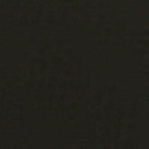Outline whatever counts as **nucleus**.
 I'll return each instance as SVG.
<instances>
[{
  "instance_id": "1",
  "label": "nucleus",
  "mask_w": 149,
  "mask_h": 149,
  "mask_svg": "<svg viewBox=\"0 0 149 149\" xmlns=\"http://www.w3.org/2000/svg\"><path fill=\"white\" fill-rule=\"evenodd\" d=\"M8 67H7L6 68V74L7 75V84L6 85V86L7 88H10L11 87V86L8 84L9 82H10V81L9 79H8V78L10 76V72L8 70Z\"/></svg>"
},
{
  "instance_id": "2",
  "label": "nucleus",
  "mask_w": 149,
  "mask_h": 149,
  "mask_svg": "<svg viewBox=\"0 0 149 149\" xmlns=\"http://www.w3.org/2000/svg\"><path fill=\"white\" fill-rule=\"evenodd\" d=\"M10 118V116L8 113V109H7V114L6 115V120L7 121H10V119H9Z\"/></svg>"
},
{
  "instance_id": "3",
  "label": "nucleus",
  "mask_w": 149,
  "mask_h": 149,
  "mask_svg": "<svg viewBox=\"0 0 149 149\" xmlns=\"http://www.w3.org/2000/svg\"><path fill=\"white\" fill-rule=\"evenodd\" d=\"M6 130H6V133H8L9 132H10V131L9 130V129L7 127V129H6Z\"/></svg>"
},
{
  "instance_id": "4",
  "label": "nucleus",
  "mask_w": 149,
  "mask_h": 149,
  "mask_svg": "<svg viewBox=\"0 0 149 149\" xmlns=\"http://www.w3.org/2000/svg\"><path fill=\"white\" fill-rule=\"evenodd\" d=\"M7 8L8 9V8H9V6L8 5V2H7Z\"/></svg>"
},
{
  "instance_id": "5",
  "label": "nucleus",
  "mask_w": 149,
  "mask_h": 149,
  "mask_svg": "<svg viewBox=\"0 0 149 149\" xmlns=\"http://www.w3.org/2000/svg\"><path fill=\"white\" fill-rule=\"evenodd\" d=\"M7 100L8 101V102H10V100L9 99H7Z\"/></svg>"
},
{
  "instance_id": "6",
  "label": "nucleus",
  "mask_w": 149,
  "mask_h": 149,
  "mask_svg": "<svg viewBox=\"0 0 149 149\" xmlns=\"http://www.w3.org/2000/svg\"><path fill=\"white\" fill-rule=\"evenodd\" d=\"M10 140V139L9 138H8L7 139V141H9Z\"/></svg>"
},
{
  "instance_id": "7",
  "label": "nucleus",
  "mask_w": 149,
  "mask_h": 149,
  "mask_svg": "<svg viewBox=\"0 0 149 149\" xmlns=\"http://www.w3.org/2000/svg\"><path fill=\"white\" fill-rule=\"evenodd\" d=\"M9 21H10L9 20H7V22H9Z\"/></svg>"
},
{
  "instance_id": "8",
  "label": "nucleus",
  "mask_w": 149,
  "mask_h": 149,
  "mask_svg": "<svg viewBox=\"0 0 149 149\" xmlns=\"http://www.w3.org/2000/svg\"><path fill=\"white\" fill-rule=\"evenodd\" d=\"M10 91H10V90H7V91H8V92H10Z\"/></svg>"
},
{
  "instance_id": "9",
  "label": "nucleus",
  "mask_w": 149,
  "mask_h": 149,
  "mask_svg": "<svg viewBox=\"0 0 149 149\" xmlns=\"http://www.w3.org/2000/svg\"><path fill=\"white\" fill-rule=\"evenodd\" d=\"M9 96V95H7V96Z\"/></svg>"
}]
</instances>
